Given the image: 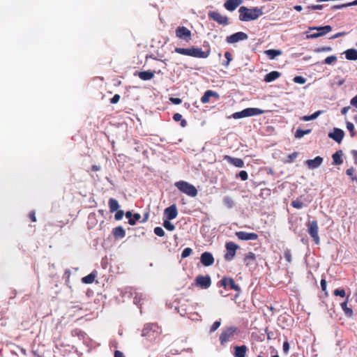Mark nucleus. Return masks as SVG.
<instances>
[{"label": "nucleus", "mask_w": 357, "mask_h": 357, "mask_svg": "<svg viewBox=\"0 0 357 357\" xmlns=\"http://www.w3.org/2000/svg\"><path fill=\"white\" fill-rule=\"evenodd\" d=\"M238 12L239 20L242 22L255 20L264 13L262 8L258 7L248 8L245 6H241L240 7Z\"/></svg>", "instance_id": "f257e3e1"}, {"label": "nucleus", "mask_w": 357, "mask_h": 357, "mask_svg": "<svg viewBox=\"0 0 357 357\" xmlns=\"http://www.w3.org/2000/svg\"><path fill=\"white\" fill-rule=\"evenodd\" d=\"M175 186L182 192L190 197H195L197 195L196 188L186 181H178Z\"/></svg>", "instance_id": "f03ea898"}, {"label": "nucleus", "mask_w": 357, "mask_h": 357, "mask_svg": "<svg viewBox=\"0 0 357 357\" xmlns=\"http://www.w3.org/2000/svg\"><path fill=\"white\" fill-rule=\"evenodd\" d=\"M310 30H317V33H312L310 35H307V38H317L321 36L326 35V33L331 32L332 31V27L329 25H326L324 26H314L310 27Z\"/></svg>", "instance_id": "7ed1b4c3"}, {"label": "nucleus", "mask_w": 357, "mask_h": 357, "mask_svg": "<svg viewBox=\"0 0 357 357\" xmlns=\"http://www.w3.org/2000/svg\"><path fill=\"white\" fill-rule=\"evenodd\" d=\"M308 233L310 236L314 239L316 244L319 243V237L318 235V223L316 220L309 222L307 224Z\"/></svg>", "instance_id": "20e7f679"}, {"label": "nucleus", "mask_w": 357, "mask_h": 357, "mask_svg": "<svg viewBox=\"0 0 357 357\" xmlns=\"http://www.w3.org/2000/svg\"><path fill=\"white\" fill-rule=\"evenodd\" d=\"M209 18L218 22L219 24L227 25L229 24V19L227 16L222 15L217 11H209Z\"/></svg>", "instance_id": "39448f33"}, {"label": "nucleus", "mask_w": 357, "mask_h": 357, "mask_svg": "<svg viewBox=\"0 0 357 357\" xmlns=\"http://www.w3.org/2000/svg\"><path fill=\"white\" fill-rule=\"evenodd\" d=\"M236 328L231 326L224 330L220 335V341L221 344H225L229 341L230 338L234 335Z\"/></svg>", "instance_id": "423d86ee"}, {"label": "nucleus", "mask_w": 357, "mask_h": 357, "mask_svg": "<svg viewBox=\"0 0 357 357\" xmlns=\"http://www.w3.org/2000/svg\"><path fill=\"white\" fill-rule=\"evenodd\" d=\"M195 284L202 289H208L211 284V280L209 275H198L195 280Z\"/></svg>", "instance_id": "0eeeda50"}, {"label": "nucleus", "mask_w": 357, "mask_h": 357, "mask_svg": "<svg viewBox=\"0 0 357 357\" xmlns=\"http://www.w3.org/2000/svg\"><path fill=\"white\" fill-rule=\"evenodd\" d=\"M176 36L177 38L188 42L191 39V32L185 26H178L176 29Z\"/></svg>", "instance_id": "6e6552de"}, {"label": "nucleus", "mask_w": 357, "mask_h": 357, "mask_svg": "<svg viewBox=\"0 0 357 357\" xmlns=\"http://www.w3.org/2000/svg\"><path fill=\"white\" fill-rule=\"evenodd\" d=\"M248 38V36L241 31L234 33L229 36H227L226 40L228 43L232 44L241 40H245Z\"/></svg>", "instance_id": "1a4fd4ad"}, {"label": "nucleus", "mask_w": 357, "mask_h": 357, "mask_svg": "<svg viewBox=\"0 0 357 357\" xmlns=\"http://www.w3.org/2000/svg\"><path fill=\"white\" fill-rule=\"evenodd\" d=\"M226 248L227 252L225 255L226 260H231L236 255V251L238 248V246L234 242H228L226 243Z\"/></svg>", "instance_id": "9d476101"}, {"label": "nucleus", "mask_w": 357, "mask_h": 357, "mask_svg": "<svg viewBox=\"0 0 357 357\" xmlns=\"http://www.w3.org/2000/svg\"><path fill=\"white\" fill-rule=\"evenodd\" d=\"M236 236L238 239L242 241H255L258 238V235L255 233H248L245 231H237Z\"/></svg>", "instance_id": "9b49d317"}, {"label": "nucleus", "mask_w": 357, "mask_h": 357, "mask_svg": "<svg viewBox=\"0 0 357 357\" xmlns=\"http://www.w3.org/2000/svg\"><path fill=\"white\" fill-rule=\"evenodd\" d=\"M344 136V132L340 128H334L333 132L328 134V137L337 143H340Z\"/></svg>", "instance_id": "f8f14e48"}, {"label": "nucleus", "mask_w": 357, "mask_h": 357, "mask_svg": "<svg viewBox=\"0 0 357 357\" xmlns=\"http://www.w3.org/2000/svg\"><path fill=\"white\" fill-rule=\"evenodd\" d=\"M164 214L169 220H173L176 218L178 215L176 206L175 204H172L170 206L166 208L165 209Z\"/></svg>", "instance_id": "ddd939ff"}, {"label": "nucleus", "mask_w": 357, "mask_h": 357, "mask_svg": "<svg viewBox=\"0 0 357 357\" xmlns=\"http://www.w3.org/2000/svg\"><path fill=\"white\" fill-rule=\"evenodd\" d=\"M200 261L204 266H209L214 263V258L210 252H205L202 254Z\"/></svg>", "instance_id": "4468645a"}, {"label": "nucleus", "mask_w": 357, "mask_h": 357, "mask_svg": "<svg viewBox=\"0 0 357 357\" xmlns=\"http://www.w3.org/2000/svg\"><path fill=\"white\" fill-rule=\"evenodd\" d=\"M209 51L204 52L201 48L191 47L190 56L206 59L209 56Z\"/></svg>", "instance_id": "2eb2a0df"}, {"label": "nucleus", "mask_w": 357, "mask_h": 357, "mask_svg": "<svg viewBox=\"0 0 357 357\" xmlns=\"http://www.w3.org/2000/svg\"><path fill=\"white\" fill-rule=\"evenodd\" d=\"M243 2V0H227L224 4V6L227 10L233 11L238 6L242 4Z\"/></svg>", "instance_id": "dca6fc26"}, {"label": "nucleus", "mask_w": 357, "mask_h": 357, "mask_svg": "<svg viewBox=\"0 0 357 357\" xmlns=\"http://www.w3.org/2000/svg\"><path fill=\"white\" fill-rule=\"evenodd\" d=\"M323 158L320 156H317L312 160H306L305 163L310 169L318 168L322 163Z\"/></svg>", "instance_id": "f3484780"}, {"label": "nucleus", "mask_w": 357, "mask_h": 357, "mask_svg": "<svg viewBox=\"0 0 357 357\" xmlns=\"http://www.w3.org/2000/svg\"><path fill=\"white\" fill-rule=\"evenodd\" d=\"M224 159L236 167L242 168L244 167V162L241 158H232L229 155H225Z\"/></svg>", "instance_id": "a211bd4d"}, {"label": "nucleus", "mask_w": 357, "mask_h": 357, "mask_svg": "<svg viewBox=\"0 0 357 357\" xmlns=\"http://www.w3.org/2000/svg\"><path fill=\"white\" fill-rule=\"evenodd\" d=\"M243 117H248L261 114L263 110L258 108H246L242 110Z\"/></svg>", "instance_id": "6ab92c4d"}, {"label": "nucleus", "mask_w": 357, "mask_h": 357, "mask_svg": "<svg viewBox=\"0 0 357 357\" xmlns=\"http://www.w3.org/2000/svg\"><path fill=\"white\" fill-rule=\"evenodd\" d=\"M234 357H245L246 352L248 350V348L245 345L235 346L234 347Z\"/></svg>", "instance_id": "aec40b11"}, {"label": "nucleus", "mask_w": 357, "mask_h": 357, "mask_svg": "<svg viewBox=\"0 0 357 357\" xmlns=\"http://www.w3.org/2000/svg\"><path fill=\"white\" fill-rule=\"evenodd\" d=\"M343 155L342 151L340 150L336 151L333 155V165H339L343 162L342 156Z\"/></svg>", "instance_id": "412c9836"}, {"label": "nucleus", "mask_w": 357, "mask_h": 357, "mask_svg": "<svg viewBox=\"0 0 357 357\" xmlns=\"http://www.w3.org/2000/svg\"><path fill=\"white\" fill-rule=\"evenodd\" d=\"M346 59L348 60H357V50L356 49H349L344 52Z\"/></svg>", "instance_id": "4be33fe9"}, {"label": "nucleus", "mask_w": 357, "mask_h": 357, "mask_svg": "<svg viewBox=\"0 0 357 357\" xmlns=\"http://www.w3.org/2000/svg\"><path fill=\"white\" fill-rule=\"evenodd\" d=\"M280 76V73L279 72L272 71L265 76L264 81L266 82H271L278 79Z\"/></svg>", "instance_id": "5701e85b"}, {"label": "nucleus", "mask_w": 357, "mask_h": 357, "mask_svg": "<svg viewBox=\"0 0 357 357\" xmlns=\"http://www.w3.org/2000/svg\"><path fill=\"white\" fill-rule=\"evenodd\" d=\"M112 233H113V235L114 236V237L116 238H122L126 235V231L121 226L115 227L113 229Z\"/></svg>", "instance_id": "b1692460"}, {"label": "nucleus", "mask_w": 357, "mask_h": 357, "mask_svg": "<svg viewBox=\"0 0 357 357\" xmlns=\"http://www.w3.org/2000/svg\"><path fill=\"white\" fill-rule=\"evenodd\" d=\"M154 77V72L151 70L142 71L139 73V77L142 80H149Z\"/></svg>", "instance_id": "393cba45"}, {"label": "nucleus", "mask_w": 357, "mask_h": 357, "mask_svg": "<svg viewBox=\"0 0 357 357\" xmlns=\"http://www.w3.org/2000/svg\"><path fill=\"white\" fill-rule=\"evenodd\" d=\"M211 96H218L217 93L213 92L212 91H207L204 93V96L201 98V101L202 103H206L209 101V99Z\"/></svg>", "instance_id": "a878e982"}, {"label": "nucleus", "mask_w": 357, "mask_h": 357, "mask_svg": "<svg viewBox=\"0 0 357 357\" xmlns=\"http://www.w3.org/2000/svg\"><path fill=\"white\" fill-rule=\"evenodd\" d=\"M347 303H348V297L347 298V300L345 302H343L341 303V307L343 310L344 314L349 317H351L353 315V310L347 307Z\"/></svg>", "instance_id": "bb28decb"}, {"label": "nucleus", "mask_w": 357, "mask_h": 357, "mask_svg": "<svg viewBox=\"0 0 357 357\" xmlns=\"http://www.w3.org/2000/svg\"><path fill=\"white\" fill-rule=\"evenodd\" d=\"M109 209H110L111 212H115V211H118V209L119 208L118 202L113 198L109 199Z\"/></svg>", "instance_id": "cd10ccee"}, {"label": "nucleus", "mask_w": 357, "mask_h": 357, "mask_svg": "<svg viewBox=\"0 0 357 357\" xmlns=\"http://www.w3.org/2000/svg\"><path fill=\"white\" fill-rule=\"evenodd\" d=\"M266 54L271 59L282 54V52L278 50H268L266 51Z\"/></svg>", "instance_id": "c85d7f7f"}, {"label": "nucleus", "mask_w": 357, "mask_h": 357, "mask_svg": "<svg viewBox=\"0 0 357 357\" xmlns=\"http://www.w3.org/2000/svg\"><path fill=\"white\" fill-rule=\"evenodd\" d=\"M322 113V111H317L310 116H303L301 118V120L304 121H308L311 120H314L317 119L321 114Z\"/></svg>", "instance_id": "c756f323"}, {"label": "nucleus", "mask_w": 357, "mask_h": 357, "mask_svg": "<svg viewBox=\"0 0 357 357\" xmlns=\"http://www.w3.org/2000/svg\"><path fill=\"white\" fill-rule=\"evenodd\" d=\"M223 203L228 208H231L234 206V200L229 196H226L223 198Z\"/></svg>", "instance_id": "7c9ffc66"}, {"label": "nucleus", "mask_w": 357, "mask_h": 357, "mask_svg": "<svg viewBox=\"0 0 357 357\" xmlns=\"http://www.w3.org/2000/svg\"><path fill=\"white\" fill-rule=\"evenodd\" d=\"M311 130L310 129H307V130H301V129H298L296 131V133H295V137L296 138H301L303 137L305 135H307V134H310L311 132Z\"/></svg>", "instance_id": "2f4dec72"}, {"label": "nucleus", "mask_w": 357, "mask_h": 357, "mask_svg": "<svg viewBox=\"0 0 357 357\" xmlns=\"http://www.w3.org/2000/svg\"><path fill=\"white\" fill-rule=\"evenodd\" d=\"M175 52L183 55L190 56L191 53V47L190 48H181L176 47L175 49Z\"/></svg>", "instance_id": "473e14b6"}, {"label": "nucleus", "mask_w": 357, "mask_h": 357, "mask_svg": "<svg viewBox=\"0 0 357 357\" xmlns=\"http://www.w3.org/2000/svg\"><path fill=\"white\" fill-rule=\"evenodd\" d=\"M351 6H357V0H355V1L348 3L334 6L333 7V9H340V8H347V7Z\"/></svg>", "instance_id": "72a5a7b5"}, {"label": "nucleus", "mask_w": 357, "mask_h": 357, "mask_svg": "<svg viewBox=\"0 0 357 357\" xmlns=\"http://www.w3.org/2000/svg\"><path fill=\"white\" fill-rule=\"evenodd\" d=\"M140 218H141L140 214L135 213L134 215H132V218H130V220H128V223L130 225H135L136 222L137 220H139Z\"/></svg>", "instance_id": "f704fd0d"}, {"label": "nucleus", "mask_w": 357, "mask_h": 357, "mask_svg": "<svg viewBox=\"0 0 357 357\" xmlns=\"http://www.w3.org/2000/svg\"><path fill=\"white\" fill-rule=\"evenodd\" d=\"M355 169L354 167L349 168L346 170L347 175L351 176L352 181H357V177L354 176Z\"/></svg>", "instance_id": "c9c22d12"}, {"label": "nucleus", "mask_w": 357, "mask_h": 357, "mask_svg": "<svg viewBox=\"0 0 357 357\" xmlns=\"http://www.w3.org/2000/svg\"><path fill=\"white\" fill-rule=\"evenodd\" d=\"M255 259V254L252 252H249L245 257V262L246 263L247 265H248L250 263V261H254Z\"/></svg>", "instance_id": "e433bc0d"}, {"label": "nucleus", "mask_w": 357, "mask_h": 357, "mask_svg": "<svg viewBox=\"0 0 357 357\" xmlns=\"http://www.w3.org/2000/svg\"><path fill=\"white\" fill-rule=\"evenodd\" d=\"M163 226L169 231H174L175 229V226L169 220H165Z\"/></svg>", "instance_id": "4c0bfd02"}, {"label": "nucleus", "mask_w": 357, "mask_h": 357, "mask_svg": "<svg viewBox=\"0 0 357 357\" xmlns=\"http://www.w3.org/2000/svg\"><path fill=\"white\" fill-rule=\"evenodd\" d=\"M337 58L336 56L332 55V56H329L326 57L324 62L325 64L330 65V64H332L333 63L337 61Z\"/></svg>", "instance_id": "58836bf2"}, {"label": "nucleus", "mask_w": 357, "mask_h": 357, "mask_svg": "<svg viewBox=\"0 0 357 357\" xmlns=\"http://www.w3.org/2000/svg\"><path fill=\"white\" fill-rule=\"evenodd\" d=\"M347 128L350 132L351 137H354L356 135V132L354 131V126L352 123L347 122Z\"/></svg>", "instance_id": "ea45409f"}, {"label": "nucleus", "mask_w": 357, "mask_h": 357, "mask_svg": "<svg viewBox=\"0 0 357 357\" xmlns=\"http://www.w3.org/2000/svg\"><path fill=\"white\" fill-rule=\"evenodd\" d=\"M229 285L230 288L232 289H234L236 291L240 290L239 286L235 284L234 280L232 278H229Z\"/></svg>", "instance_id": "a19ab883"}, {"label": "nucleus", "mask_w": 357, "mask_h": 357, "mask_svg": "<svg viewBox=\"0 0 357 357\" xmlns=\"http://www.w3.org/2000/svg\"><path fill=\"white\" fill-rule=\"evenodd\" d=\"M192 250L191 248H185L183 252H182V254H181V257L182 258H186L187 257L190 256V254L192 253Z\"/></svg>", "instance_id": "79ce46f5"}, {"label": "nucleus", "mask_w": 357, "mask_h": 357, "mask_svg": "<svg viewBox=\"0 0 357 357\" xmlns=\"http://www.w3.org/2000/svg\"><path fill=\"white\" fill-rule=\"evenodd\" d=\"M294 82L298 84H303L305 83L306 79L302 76H296L294 78Z\"/></svg>", "instance_id": "37998d69"}, {"label": "nucleus", "mask_w": 357, "mask_h": 357, "mask_svg": "<svg viewBox=\"0 0 357 357\" xmlns=\"http://www.w3.org/2000/svg\"><path fill=\"white\" fill-rule=\"evenodd\" d=\"M154 233L155 234V235L160 236V237H162L165 235L164 230L162 229V228H161L160 227H157L154 229Z\"/></svg>", "instance_id": "c03bdc74"}, {"label": "nucleus", "mask_w": 357, "mask_h": 357, "mask_svg": "<svg viewBox=\"0 0 357 357\" xmlns=\"http://www.w3.org/2000/svg\"><path fill=\"white\" fill-rule=\"evenodd\" d=\"M291 205L293 207H294L296 208H301L303 207V203L298 199L294 200L291 202Z\"/></svg>", "instance_id": "a18cd8bd"}, {"label": "nucleus", "mask_w": 357, "mask_h": 357, "mask_svg": "<svg viewBox=\"0 0 357 357\" xmlns=\"http://www.w3.org/2000/svg\"><path fill=\"white\" fill-rule=\"evenodd\" d=\"M331 51H332V47H328V46L321 47H319V48H317V50H315L316 52H331Z\"/></svg>", "instance_id": "49530a36"}, {"label": "nucleus", "mask_w": 357, "mask_h": 357, "mask_svg": "<svg viewBox=\"0 0 357 357\" xmlns=\"http://www.w3.org/2000/svg\"><path fill=\"white\" fill-rule=\"evenodd\" d=\"M238 176L241 178V180L243 181H246L248 178V173L244 171V170H242L241 171Z\"/></svg>", "instance_id": "de8ad7c7"}, {"label": "nucleus", "mask_w": 357, "mask_h": 357, "mask_svg": "<svg viewBox=\"0 0 357 357\" xmlns=\"http://www.w3.org/2000/svg\"><path fill=\"white\" fill-rule=\"evenodd\" d=\"M220 321H215L210 329V332L213 333V332L215 331L220 327Z\"/></svg>", "instance_id": "09e8293b"}, {"label": "nucleus", "mask_w": 357, "mask_h": 357, "mask_svg": "<svg viewBox=\"0 0 357 357\" xmlns=\"http://www.w3.org/2000/svg\"><path fill=\"white\" fill-rule=\"evenodd\" d=\"M334 295L339 296L341 297H344L345 296V291L344 289H337L334 291Z\"/></svg>", "instance_id": "8fccbe9b"}, {"label": "nucleus", "mask_w": 357, "mask_h": 357, "mask_svg": "<svg viewBox=\"0 0 357 357\" xmlns=\"http://www.w3.org/2000/svg\"><path fill=\"white\" fill-rule=\"evenodd\" d=\"M284 258L286 259V260H287L289 263H291V254L290 250H287L284 252Z\"/></svg>", "instance_id": "3c124183"}, {"label": "nucleus", "mask_w": 357, "mask_h": 357, "mask_svg": "<svg viewBox=\"0 0 357 357\" xmlns=\"http://www.w3.org/2000/svg\"><path fill=\"white\" fill-rule=\"evenodd\" d=\"M117 211V212H116V213L115 214L114 218H115V219H116V220H119L122 219V218H123V215H124V212H123V211H122V210H119V211Z\"/></svg>", "instance_id": "603ef678"}, {"label": "nucleus", "mask_w": 357, "mask_h": 357, "mask_svg": "<svg viewBox=\"0 0 357 357\" xmlns=\"http://www.w3.org/2000/svg\"><path fill=\"white\" fill-rule=\"evenodd\" d=\"M225 58L227 59V62L225 64L226 66H228L229 64V62L231 61L232 59V56H231V54L229 52H225Z\"/></svg>", "instance_id": "864d4df0"}, {"label": "nucleus", "mask_w": 357, "mask_h": 357, "mask_svg": "<svg viewBox=\"0 0 357 357\" xmlns=\"http://www.w3.org/2000/svg\"><path fill=\"white\" fill-rule=\"evenodd\" d=\"M169 100L171 101V102H172L173 104H175V105H179L182 102L181 99L178 98L171 97L169 98Z\"/></svg>", "instance_id": "5fc2aeb1"}, {"label": "nucleus", "mask_w": 357, "mask_h": 357, "mask_svg": "<svg viewBox=\"0 0 357 357\" xmlns=\"http://www.w3.org/2000/svg\"><path fill=\"white\" fill-rule=\"evenodd\" d=\"M233 118L235 119H241V118H244L243 116V112L242 111L241 112H235L232 115Z\"/></svg>", "instance_id": "6e6d98bb"}, {"label": "nucleus", "mask_w": 357, "mask_h": 357, "mask_svg": "<svg viewBox=\"0 0 357 357\" xmlns=\"http://www.w3.org/2000/svg\"><path fill=\"white\" fill-rule=\"evenodd\" d=\"M120 100V96L118 94H115L113 98L111 99L110 102L112 104L117 103Z\"/></svg>", "instance_id": "4d7b16f0"}, {"label": "nucleus", "mask_w": 357, "mask_h": 357, "mask_svg": "<svg viewBox=\"0 0 357 357\" xmlns=\"http://www.w3.org/2000/svg\"><path fill=\"white\" fill-rule=\"evenodd\" d=\"M289 344L288 342H284L283 343V351L285 353V354H288L289 352Z\"/></svg>", "instance_id": "13d9d810"}, {"label": "nucleus", "mask_w": 357, "mask_h": 357, "mask_svg": "<svg viewBox=\"0 0 357 357\" xmlns=\"http://www.w3.org/2000/svg\"><path fill=\"white\" fill-rule=\"evenodd\" d=\"M309 9L311 10H321L323 8V6L318 4V5H312L308 7Z\"/></svg>", "instance_id": "bf43d9fd"}, {"label": "nucleus", "mask_w": 357, "mask_h": 357, "mask_svg": "<svg viewBox=\"0 0 357 357\" xmlns=\"http://www.w3.org/2000/svg\"><path fill=\"white\" fill-rule=\"evenodd\" d=\"M173 119L175 121H181L182 120V115L180 114L179 113H176L174 114L173 116Z\"/></svg>", "instance_id": "052dcab7"}, {"label": "nucleus", "mask_w": 357, "mask_h": 357, "mask_svg": "<svg viewBox=\"0 0 357 357\" xmlns=\"http://www.w3.org/2000/svg\"><path fill=\"white\" fill-rule=\"evenodd\" d=\"M350 103L351 105L357 108V95L351 100Z\"/></svg>", "instance_id": "680f3d73"}, {"label": "nucleus", "mask_w": 357, "mask_h": 357, "mask_svg": "<svg viewBox=\"0 0 357 357\" xmlns=\"http://www.w3.org/2000/svg\"><path fill=\"white\" fill-rule=\"evenodd\" d=\"M346 35V33L345 32H339L335 35H333V36L331 37V39H335V38H337L340 36H343Z\"/></svg>", "instance_id": "e2e57ef3"}, {"label": "nucleus", "mask_w": 357, "mask_h": 357, "mask_svg": "<svg viewBox=\"0 0 357 357\" xmlns=\"http://www.w3.org/2000/svg\"><path fill=\"white\" fill-rule=\"evenodd\" d=\"M221 284L223 287H226L229 284V278H224L223 279H222Z\"/></svg>", "instance_id": "0e129e2a"}, {"label": "nucleus", "mask_w": 357, "mask_h": 357, "mask_svg": "<svg viewBox=\"0 0 357 357\" xmlns=\"http://www.w3.org/2000/svg\"><path fill=\"white\" fill-rule=\"evenodd\" d=\"M321 289L323 291H326V281L325 280H321Z\"/></svg>", "instance_id": "69168bd1"}, {"label": "nucleus", "mask_w": 357, "mask_h": 357, "mask_svg": "<svg viewBox=\"0 0 357 357\" xmlns=\"http://www.w3.org/2000/svg\"><path fill=\"white\" fill-rule=\"evenodd\" d=\"M351 154H352L353 158L354 159L355 163L357 164V151H356V150L351 151Z\"/></svg>", "instance_id": "338daca9"}, {"label": "nucleus", "mask_w": 357, "mask_h": 357, "mask_svg": "<svg viewBox=\"0 0 357 357\" xmlns=\"http://www.w3.org/2000/svg\"><path fill=\"white\" fill-rule=\"evenodd\" d=\"M114 357H125L123 354L120 351H116L114 353Z\"/></svg>", "instance_id": "774afa93"}]
</instances>
